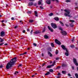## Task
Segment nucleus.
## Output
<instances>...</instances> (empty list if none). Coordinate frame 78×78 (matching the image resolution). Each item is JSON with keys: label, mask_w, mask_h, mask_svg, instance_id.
Instances as JSON below:
<instances>
[{"label": "nucleus", "mask_w": 78, "mask_h": 78, "mask_svg": "<svg viewBox=\"0 0 78 78\" xmlns=\"http://www.w3.org/2000/svg\"><path fill=\"white\" fill-rule=\"evenodd\" d=\"M62 48L63 49V50H66V52H65V54L66 56H69V51L67 49V48H66L65 46L63 45H62L61 46Z\"/></svg>", "instance_id": "obj_3"}, {"label": "nucleus", "mask_w": 78, "mask_h": 78, "mask_svg": "<svg viewBox=\"0 0 78 78\" xmlns=\"http://www.w3.org/2000/svg\"><path fill=\"white\" fill-rule=\"evenodd\" d=\"M18 73L19 72H18L16 71L14 73V74L15 75H16V74H17V73Z\"/></svg>", "instance_id": "obj_33"}, {"label": "nucleus", "mask_w": 78, "mask_h": 78, "mask_svg": "<svg viewBox=\"0 0 78 78\" xmlns=\"http://www.w3.org/2000/svg\"><path fill=\"white\" fill-rule=\"evenodd\" d=\"M75 76L76 78H78V74L76 73L75 74Z\"/></svg>", "instance_id": "obj_21"}, {"label": "nucleus", "mask_w": 78, "mask_h": 78, "mask_svg": "<svg viewBox=\"0 0 78 78\" xmlns=\"http://www.w3.org/2000/svg\"><path fill=\"white\" fill-rule=\"evenodd\" d=\"M77 69L78 71V67H77Z\"/></svg>", "instance_id": "obj_64"}, {"label": "nucleus", "mask_w": 78, "mask_h": 78, "mask_svg": "<svg viewBox=\"0 0 78 78\" xmlns=\"http://www.w3.org/2000/svg\"><path fill=\"white\" fill-rule=\"evenodd\" d=\"M62 73L63 74H66V71H62Z\"/></svg>", "instance_id": "obj_23"}, {"label": "nucleus", "mask_w": 78, "mask_h": 78, "mask_svg": "<svg viewBox=\"0 0 78 78\" xmlns=\"http://www.w3.org/2000/svg\"><path fill=\"white\" fill-rule=\"evenodd\" d=\"M55 62H56V61H55L54 62H53V64L54 65V64H55Z\"/></svg>", "instance_id": "obj_47"}, {"label": "nucleus", "mask_w": 78, "mask_h": 78, "mask_svg": "<svg viewBox=\"0 0 78 78\" xmlns=\"http://www.w3.org/2000/svg\"><path fill=\"white\" fill-rule=\"evenodd\" d=\"M72 42H73V41H74V38L72 39Z\"/></svg>", "instance_id": "obj_55"}, {"label": "nucleus", "mask_w": 78, "mask_h": 78, "mask_svg": "<svg viewBox=\"0 0 78 78\" xmlns=\"http://www.w3.org/2000/svg\"><path fill=\"white\" fill-rule=\"evenodd\" d=\"M53 15V14L52 13H51L49 14V16H52Z\"/></svg>", "instance_id": "obj_24"}, {"label": "nucleus", "mask_w": 78, "mask_h": 78, "mask_svg": "<svg viewBox=\"0 0 78 78\" xmlns=\"http://www.w3.org/2000/svg\"><path fill=\"white\" fill-rule=\"evenodd\" d=\"M54 19L56 20V21H58L59 20V18L58 17H55L54 18Z\"/></svg>", "instance_id": "obj_13"}, {"label": "nucleus", "mask_w": 78, "mask_h": 78, "mask_svg": "<svg viewBox=\"0 0 78 78\" xmlns=\"http://www.w3.org/2000/svg\"><path fill=\"white\" fill-rule=\"evenodd\" d=\"M62 67H66V65L64 64H63L62 65Z\"/></svg>", "instance_id": "obj_31"}, {"label": "nucleus", "mask_w": 78, "mask_h": 78, "mask_svg": "<svg viewBox=\"0 0 78 78\" xmlns=\"http://www.w3.org/2000/svg\"><path fill=\"white\" fill-rule=\"evenodd\" d=\"M44 56V54L42 53V56Z\"/></svg>", "instance_id": "obj_60"}, {"label": "nucleus", "mask_w": 78, "mask_h": 78, "mask_svg": "<svg viewBox=\"0 0 78 78\" xmlns=\"http://www.w3.org/2000/svg\"><path fill=\"white\" fill-rule=\"evenodd\" d=\"M33 5V2H30L29 4V6H32Z\"/></svg>", "instance_id": "obj_17"}, {"label": "nucleus", "mask_w": 78, "mask_h": 78, "mask_svg": "<svg viewBox=\"0 0 78 78\" xmlns=\"http://www.w3.org/2000/svg\"><path fill=\"white\" fill-rule=\"evenodd\" d=\"M61 68V66H58L57 67V69H60Z\"/></svg>", "instance_id": "obj_36"}, {"label": "nucleus", "mask_w": 78, "mask_h": 78, "mask_svg": "<svg viewBox=\"0 0 78 78\" xmlns=\"http://www.w3.org/2000/svg\"><path fill=\"white\" fill-rule=\"evenodd\" d=\"M55 41L57 44H58V45H61V42L60 41H59L57 39H55Z\"/></svg>", "instance_id": "obj_7"}, {"label": "nucleus", "mask_w": 78, "mask_h": 78, "mask_svg": "<svg viewBox=\"0 0 78 78\" xmlns=\"http://www.w3.org/2000/svg\"><path fill=\"white\" fill-rule=\"evenodd\" d=\"M45 28L44 27L43 30L42 32L44 33V32H45Z\"/></svg>", "instance_id": "obj_28"}, {"label": "nucleus", "mask_w": 78, "mask_h": 78, "mask_svg": "<svg viewBox=\"0 0 78 78\" xmlns=\"http://www.w3.org/2000/svg\"><path fill=\"white\" fill-rule=\"evenodd\" d=\"M33 30H32L30 32V33H31V35L32 34H33L32 33V32H33Z\"/></svg>", "instance_id": "obj_39"}, {"label": "nucleus", "mask_w": 78, "mask_h": 78, "mask_svg": "<svg viewBox=\"0 0 78 78\" xmlns=\"http://www.w3.org/2000/svg\"><path fill=\"white\" fill-rule=\"evenodd\" d=\"M40 8H41L42 9H44L43 7L42 6H40Z\"/></svg>", "instance_id": "obj_38"}, {"label": "nucleus", "mask_w": 78, "mask_h": 78, "mask_svg": "<svg viewBox=\"0 0 78 78\" xmlns=\"http://www.w3.org/2000/svg\"><path fill=\"white\" fill-rule=\"evenodd\" d=\"M58 59H59V58H56V60H58Z\"/></svg>", "instance_id": "obj_52"}, {"label": "nucleus", "mask_w": 78, "mask_h": 78, "mask_svg": "<svg viewBox=\"0 0 78 78\" xmlns=\"http://www.w3.org/2000/svg\"><path fill=\"white\" fill-rule=\"evenodd\" d=\"M42 2V0H40V1L38 2V5H41Z\"/></svg>", "instance_id": "obj_14"}, {"label": "nucleus", "mask_w": 78, "mask_h": 78, "mask_svg": "<svg viewBox=\"0 0 78 78\" xmlns=\"http://www.w3.org/2000/svg\"><path fill=\"white\" fill-rule=\"evenodd\" d=\"M54 64H52L51 65L48 66L47 67V68H48V69H49V68H50L51 67H53V66H54Z\"/></svg>", "instance_id": "obj_9"}, {"label": "nucleus", "mask_w": 78, "mask_h": 78, "mask_svg": "<svg viewBox=\"0 0 78 78\" xmlns=\"http://www.w3.org/2000/svg\"><path fill=\"white\" fill-rule=\"evenodd\" d=\"M49 71L50 72H53V70L52 69H50L49 70Z\"/></svg>", "instance_id": "obj_30"}, {"label": "nucleus", "mask_w": 78, "mask_h": 78, "mask_svg": "<svg viewBox=\"0 0 78 78\" xmlns=\"http://www.w3.org/2000/svg\"><path fill=\"white\" fill-rule=\"evenodd\" d=\"M18 27V26H16L15 27V28H17V27Z\"/></svg>", "instance_id": "obj_50"}, {"label": "nucleus", "mask_w": 78, "mask_h": 78, "mask_svg": "<svg viewBox=\"0 0 78 78\" xmlns=\"http://www.w3.org/2000/svg\"><path fill=\"white\" fill-rule=\"evenodd\" d=\"M0 39L1 42H3V41H4V40L3 39H2V38L0 37Z\"/></svg>", "instance_id": "obj_22"}, {"label": "nucleus", "mask_w": 78, "mask_h": 78, "mask_svg": "<svg viewBox=\"0 0 78 78\" xmlns=\"http://www.w3.org/2000/svg\"><path fill=\"white\" fill-rule=\"evenodd\" d=\"M27 31H28V32L29 31H30V30L28 29H27Z\"/></svg>", "instance_id": "obj_59"}, {"label": "nucleus", "mask_w": 78, "mask_h": 78, "mask_svg": "<svg viewBox=\"0 0 78 78\" xmlns=\"http://www.w3.org/2000/svg\"><path fill=\"white\" fill-rule=\"evenodd\" d=\"M45 65V63H43L42 65V67H44V65Z\"/></svg>", "instance_id": "obj_43"}, {"label": "nucleus", "mask_w": 78, "mask_h": 78, "mask_svg": "<svg viewBox=\"0 0 78 78\" xmlns=\"http://www.w3.org/2000/svg\"><path fill=\"white\" fill-rule=\"evenodd\" d=\"M48 29H49V30H50V31H51V32H53V29H51V28H50V26H48Z\"/></svg>", "instance_id": "obj_10"}, {"label": "nucleus", "mask_w": 78, "mask_h": 78, "mask_svg": "<svg viewBox=\"0 0 78 78\" xmlns=\"http://www.w3.org/2000/svg\"><path fill=\"white\" fill-rule=\"evenodd\" d=\"M24 55L23 53V54H21L20 55V56H21V55Z\"/></svg>", "instance_id": "obj_56"}, {"label": "nucleus", "mask_w": 78, "mask_h": 78, "mask_svg": "<svg viewBox=\"0 0 78 78\" xmlns=\"http://www.w3.org/2000/svg\"><path fill=\"white\" fill-rule=\"evenodd\" d=\"M3 43H1L0 44V45H3Z\"/></svg>", "instance_id": "obj_61"}, {"label": "nucleus", "mask_w": 78, "mask_h": 78, "mask_svg": "<svg viewBox=\"0 0 78 78\" xmlns=\"http://www.w3.org/2000/svg\"><path fill=\"white\" fill-rule=\"evenodd\" d=\"M70 2V1L69 0H67L66 1V2H67V3H69V2Z\"/></svg>", "instance_id": "obj_34"}, {"label": "nucleus", "mask_w": 78, "mask_h": 78, "mask_svg": "<svg viewBox=\"0 0 78 78\" xmlns=\"http://www.w3.org/2000/svg\"><path fill=\"white\" fill-rule=\"evenodd\" d=\"M59 30H61V31H62L63 30L62 28L61 27L59 28Z\"/></svg>", "instance_id": "obj_35"}, {"label": "nucleus", "mask_w": 78, "mask_h": 78, "mask_svg": "<svg viewBox=\"0 0 78 78\" xmlns=\"http://www.w3.org/2000/svg\"><path fill=\"white\" fill-rule=\"evenodd\" d=\"M68 75L69 76H71L70 74L69 73H68Z\"/></svg>", "instance_id": "obj_53"}, {"label": "nucleus", "mask_w": 78, "mask_h": 78, "mask_svg": "<svg viewBox=\"0 0 78 78\" xmlns=\"http://www.w3.org/2000/svg\"><path fill=\"white\" fill-rule=\"evenodd\" d=\"M11 20H14V18H13V17H12L11 18Z\"/></svg>", "instance_id": "obj_41"}, {"label": "nucleus", "mask_w": 78, "mask_h": 78, "mask_svg": "<svg viewBox=\"0 0 78 78\" xmlns=\"http://www.w3.org/2000/svg\"><path fill=\"white\" fill-rule=\"evenodd\" d=\"M34 22V20H29V22H30V23H32V22Z\"/></svg>", "instance_id": "obj_19"}, {"label": "nucleus", "mask_w": 78, "mask_h": 78, "mask_svg": "<svg viewBox=\"0 0 78 78\" xmlns=\"http://www.w3.org/2000/svg\"><path fill=\"white\" fill-rule=\"evenodd\" d=\"M50 72H48L47 73L45 74V75H50Z\"/></svg>", "instance_id": "obj_18"}, {"label": "nucleus", "mask_w": 78, "mask_h": 78, "mask_svg": "<svg viewBox=\"0 0 78 78\" xmlns=\"http://www.w3.org/2000/svg\"><path fill=\"white\" fill-rule=\"evenodd\" d=\"M48 55H49L51 57V56H52V54L49 51H48Z\"/></svg>", "instance_id": "obj_11"}, {"label": "nucleus", "mask_w": 78, "mask_h": 78, "mask_svg": "<svg viewBox=\"0 0 78 78\" xmlns=\"http://www.w3.org/2000/svg\"><path fill=\"white\" fill-rule=\"evenodd\" d=\"M4 45H8V44H4Z\"/></svg>", "instance_id": "obj_58"}, {"label": "nucleus", "mask_w": 78, "mask_h": 78, "mask_svg": "<svg viewBox=\"0 0 78 78\" xmlns=\"http://www.w3.org/2000/svg\"><path fill=\"white\" fill-rule=\"evenodd\" d=\"M57 3H59V1L58 0H55Z\"/></svg>", "instance_id": "obj_45"}, {"label": "nucleus", "mask_w": 78, "mask_h": 78, "mask_svg": "<svg viewBox=\"0 0 78 78\" xmlns=\"http://www.w3.org/2000/svg\"><path fill=\"white\" fill-rule=\"evenodd\" d=\"M51 26L53 28H54V29H55L57 28L56 24L54 23H51Z\"/></svg>", "instance_id": "obj_4"}, {"label": "nucleus", "mask_w": 78, "mask_h": 78, "mask_svg": "<svg viewBox=\"0 0 78 78\" xmlns=\"http://www.w3.org/2000/svg\"><path fill=\"white\" fill-rule=\"evenodd\" d=\"M33 45H34V46H36L37 45L36 43H34Z\"/></svg>", "instance_id": "obj_42"}, {"label": "nucleus", "mask_w": 78, "mask_h": 78, "mask_svg": "<svg viewBox=\"0 0 78 78\" xmlns=\"http://www.w3.org/2000/svg\"><path fill=\"white\" fill-rule=\"evenodd\" d=\"M44 37L45 38V39H48V36L47 35H44Z\"/></svg>", "instance_id": "obj_20"}, {"label": "nucleus", "mask_w": 78, "mask_h": 78, "mask_svg": "<svg viewBox=\"0 0 78 78\" xmlns=\"http://www.w3.org/2000/svg\"><path fill=\"white\" fill-rule=\"evenodd\" d=\"M51 46H52V47H54V44H53V43H51Z\"/></svg>", "instance_id": "obj_27"}, {"label": "nucleus", "mask_w": 78, "mask_h": 78, "mask_svg": "<svg viewBox=\"0 0 78 78\" xmlns=\"http://www.w3.org/2000/svg\"><path fill=\"white\" fill-rule=\"evenodd\" d=\"M60 23H61V24H62V26H64V24L63 23H62V22H61V21H60Z\"/></svg>", "instance_id": "obj_29"}, {"label": "nucleus", "mask_w": 78, "mask_h": 78, "mask_svg": "<svg viewBox=\"0 0 78 78\" xmlns=\"http://www.w3.org/2000/svg\"><path fill=\"white\" fill-rule=\"evenodd\" d=\"M34 75H32V77H34Z\"/></svg>", "instance_id": "obj_63"}, {"label": "nucleus", "mask_w": 78, "mask_h": 78, "mask_svg": "<svg viewBox=\"0 0 78 78\" xmlns=\"http://www.w3.org/2000/svg\"><path fill=\"white\" fill-rule=\"evenodd\" d=\"M3 66L2 65H1V66H0V68H2Z\"/></svg>", "instance_id": "obj_40"}, {"label": "nucleus", "mask_w": 78, "mask_h": 78, "mask_svg": "<svg viewBox=\"0 0 78 78\" xmlns=\"http://www.w3.org/2000/svg\"><path fill=\"white\" fill-rule=\"evenodd\" d=\"M58 51H56V53H55V54L56 55H58Z\"/></svg>", "instance_id": "obj_48"}, {"label": "nucleus", "mask_w": 78, "mask_h": 78, "mask_svg": "<svg viewBox=\"0 0 78 78\" xmlns=\"http://www.w3.org/2000/svg\"><path fill=\"white\" fill-rule=\"evenodd\" d=\"M73 62L76 66H78V64L76 61V58H73Z\"/></svg>", "instance_id": "obj_5"}, {"label": "nucleus", "mask_w": 78, "mask_h": 78, "mask_svg": "<svg viewBox=\"0 0 78 78\" xmlns=\"http://www.w3.org/2000/svg\"><path fill=\"white\" fill-rule=\"evenodd\" d=\"M72 68L73 70H74V67L73 66H72Z\"/></svg>", "instance_id": "obj_46"}, {"label": "nucleus", "mask_w": 78, "mask_h": 78, "mask_svg": "<svg viewBox=\"0 0 78 78\" xmlns=\"http://www.w3.org/2000/svg\"><path fill=\"white\" fill-rule=\"evenodd\" d=\"M4 22H5V20H3L2 21V23H3Z\"/></svg>", "instance_id": "obj_57"}, {"label": "nucleus", "mask_w": 78, "mask_h": 78, "mask_svg": "<svg viewBox=\"0 0 78 78\" xmlns=\"http://www.w3.org/2000/svg\"><path fill=\"white\" fill-rule=\"evenodd\" d=\"M40 33V32L39 30L36 31L34 33L35 34H39Z\"/></svg>", "instance_id": "obj_16"}, {"label": "nucleus", "mask_w": 78, "mask_h": 78, "mask_svg": "<svg viewBox=\"0 0 78 78\" xmlns=\"http://www.w3.org/2000/svg\"><path fill=\"white\" fill-rule=\"evenodd\" d=\"M34 13L36 17H37V12L36 11H34Z\"/></svg>", "instance_id": "obj_15"}, {"label": "nucleus", "mask_w": 78, "mask_h": 78, "mask_svg": "<svg viewBox=\"0 0 78 78\" xmlns=\"http://www.w3.org/2000/svg\"><path fill=\"white\" fill-rule=\"evenodd\" d=\"M64 11L66 12V13H65L64 14V15L66 17H67V16H68V17H71V16H70V15H69V14H70V10H69L65 9L64 10Z\"/></svg>", "instance_id": "obj_2"}, {"label": "nucleus", "mask_w": 78, "mask_h": 78, "mask_svg": "<svg viewBox=\"0 0 78 78\" xmlns=\"http://www.w3.org/2000/svg\"><path fill=\"white\" fill-rule=\"evenodd\" d=\"M70 22H72V23H73V22H75V21L73 20H69Z\"/></svg>", "instance_id": "obj_26"}, {"label": "nucleus", "mask_w": 78, "mask_h": 78, "mask_svg": "<svg viewBox=\"0 0 78 78\" xmlns=\"http://www.w3.org/2000/svg\"><path fill=\"white\" fill-rule=\"evenodd\" d=\"M17 61L16 57H15L12 59L6 65V69H9L10 67H11Z\"/></svg>", "instance_id": "obj_1"}, {"label": "nucleus", "mask_w": 78, "mask_h": 78, "mask_svg": "<svg viewBox=\"0 0 78 78\" xmlns=\"http://www.w3.org/2000/svg\"><path fill=\"white\" fill-rule=\"evenodd\" d=\"M22 64H20L19 65V66H18V67H20V66H22Z\"/></svg>", "instance_id": "obj_44"}, {"label": "nucleus", "mask_w": 78, "mask_h": 78, "mask_svg": "<svg viewBox=\"0 0 78 78\" xmlns=\"http://www.w3.org/2000/svg\"><path fill=\"white\" fill-rule=\"evenodd\" d=\"M27 52H25L24 53H23L24 55H26V54H27Z\"/></svg>", "instance_id": "obj_51"}, {"label": "nucleus", "mask_w": 78, "mask_h": 78, "mask_svg": "<svg viewBox=\"0 0 78 78\" xmlns=\"http://www.w3.org/2000/svg\"><path fill=\"white\" fill-rule=\"evenodd\" d=\"M61 33L63 36H66L67 35V32L65 31H62Z\"/></svg>", "instance_id": "obj_8"}, {"label": "nucleus", "mask_w": 78, "mask_h": 78, "mask_svg": "<svg viewBox=\"0 0 78 78\" xmlns=\"http://www.w3.org/2000/svg\"><path fill=\"white\" fill-rule=\"evenodd\" d=\"M23 33H25V30H24L23 31Z\"/></svg>", "instance_id": "obj_49"}, {"label": "nucleus", "mask_w": 78, "mask_h": 78, "mask_svg": "<svg viewBox=\"0 0 78 78\" xmlns=\"http://www.w3.org/2000/svg\"><path fill=\"white\" fill-rule=\"evenodd\" d=\"M46 3L47 4H48V5H50L51 3V2H50V0H47L46 1Z\"/></svg>", "instance_id": "obj_12"}, {"label": "nucleus", "mask_w": 78, "mask_h": 78, "mask_svg": "<svg viewBox=\"0 0 78 78\" xmlns=\"http://www.w3.org/2000/svg\"><path fill=\"white\" fill-rule=\"evenodd\" d=\"M27 14H31V11H28L27 12Z\"/></svg>", "instance_id": "obj_32"}, {"label": "nucleus", "mask_w": 78, "mask_h": 78, "mask_svg": "<svg viewBox=\"0 0 78 78\" xmlns=\"http://www.w3.org/2000/svg\"><path fill=\"white\" fill-rule=\"evenodd\" d=\"M29 1H34V0H29Z\"/></svg>", "instance_id": "obj_62"}, {"label": "nucleus", "mask_w": 78, "mask_h": 78, "mask_svg": "<svg viewBox=\"0 0 78 78\" xmlns=\"http://www.w3.org/2000/svg\"><path fill=\"white\" fill-rule=\"evenodd\" d=\"M58 75L59 76L61 75V74L60 73H59L58 74Z\"/></svg>", "instance_id": "obj_54"}, {"label": "nucleus", "mask_w": 78, "mask_h": 78, "mask_svg": "<svg viewBox=\"0 0 78 78\" xmlns=\"http://www.w3.org/2000/svg\"><path fill=\"white\" fill-rule=\"evenodd\" d=\"M70 26L71 27H73V23H71L69 24Z\"/></svg>", "instance_id": "obj_25"}, {"label": "nucleus", "mask_w": 78, "mask_h": 78, "mask_svg": "<svg viewBox=\"0 0 78 78\" xmlns=\"http://www.w3.org/2000/svg\"><path fill=\"white\" fill-rule=\"evenodd\" d=\"M71 47V48H74V45H72L70 46Z\"/></svg>", "instance_id": "obj_37"}, {"label": "nucleus", "mask_w": 78, "mask_h": 78, "mask_svg": "<svg viewBox=\"0 0 78 78\" xmlns=\"http://www.w3.org/2000/svg\"><path fill=\"white\" fill-rule=\"evenodd\" d=\"M0 36L1 37H4L5 36V32L3 31H2L1 32Z\"/></svg>", "instance_id": "obj_6"}]
</instances>
